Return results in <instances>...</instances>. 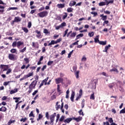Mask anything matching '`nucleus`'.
Masks as SVG:
<instances>
[{"mask_svg":"<svg viewBox=\"0 0 125 125\" xmlns=\"http://www.w3.org/2000/svg\"><path fill=\"white\" fill-rule=\"evenodd\" d=\"M90 99H92V100H94L95 99V98L94 97V93H93L90 97Z\"/></svg>","mask_w":125,"mask_h":125,"instance_id":"obj_32","label":"nucleus"},{"mask_svg":"<svg viewBox=\"0 0 125 125\" xmlns=\"http://www.w3.org/2000/svg\"><path fill=\"white\" fill-rule=\"evenodd\" d=\"M35 33L37 34V35H36V37L37 38H38V39L42 38V34H41V31H39V30H36L35 31Z\"/></svg>","mask_w":125,"mask_h":125,"instance_id":"obj_7","label":"nucleus"},{"mask_svg":"<svg viewBox=\"0 0 125 125\" xmlns=\"http://www.w3.org/2000/svg\"><path fill=\"white\" fill-rule=\"evenodd\" d=\"M75 4H76V1H71L69 3V6H74V5H75Z\"/></svg>","mask_w":125,"mask_h":125,"instance_id":"obj_18","label":"nucleus"},{"mask_svg":"<svg viewBox=\"0 0 125 125\" xmlns=\"http://www.w3.org/2000/svg\"><path fill=\"white\" fill-rule=\"evenodd\" d=\"M64 15L62 17V19L64 20V19H66L67 18V16L68 15V14L67 13H64Z\"/></svg>","mask_w":125,"mask_h":125,"instance_id":"obj_34","label":"nucleus"},{"mask_svg":"<svg viewBox=\"0 0 125 125\" xmlns=\"http://www.w3.org/2000/svg\"><path fill=\"white\" fill-rule=\"evenodd\" d=\"M73 10H74V9L71 7H69L67 9V12H73Z\"/></svg>","mask_w":125,"mask_h":125,"instance_id":"obj_26","label":"nucleus"},{"mask_svg":"<svg viewBox=\"0 0 125 125\" xmlns=\"http://www.w3.org/2000/svg\"><path fill=\"white\" fill-rule=\"evenodd\" d=\"M106 5V2H101L99 3V5L100 6H103V5Z\"/></svg>","mask_w":125,"mask_h":125,"instance_id":"obj_28","label":"nucleus"},{"mask_svg":"<svg viewBox=\"0 0 125 125\" xmlns=\"http://www.w3.org/2000/svg\"><path fill=\"white\" fill-rule=\"evenodd\" d=\"M98 37H99V35L97 36V38L94 39V42L96 43L98 42L99 43V42H100V41H99V38H98Z\"/></svg>","mask_w":125,"mask_h":125,"instance_id":"obj_24","label":"nucleus"},{"mask_svg":"<svg viewBox=\"0 0 125 125\" xmlns=\"http://www.w3.org/2000/svg\"><path fill=\"white\" fill-rule=\"evenodd\" d=\"M24 61H25L26 63H29V59H28L27 58H25L24 59Z\"/></svg>","mask_w":125,"mask_h":125,"instance_id":"obj_56","label":"nucleus"},{"mask_svg":"<svg viewBox=\"0 0 125 125\" xmlns=\"http://www.w3.org/2000/svg\"><path fill=\"white\" fill-rule=\"evenodd\" d=\"M22 30H23V31H24L25 33H28V32H29V30H28V29L26 27H22Z\"/></svg>","mask_w":125,"mask_h":125,"instance_id":"obj_35","label":"nucleus"},{"mask_svg":"<svg viewBox=\"0 0 125 125\" xmlns=\"http://www.w3.org/2000/svg\"><path fill=\"white\" fill-rule=\"evenodd\" d=\"M12 82H13V81L4 82L3 83V85L6 86L8 85V83H12Z\"/></svg>","mask_w":125,"mask_h":125,"instance_id":"obj_29","label":"nucleus"},{"mask_svg":"<svg viewBox=\"0 0 125 125\" xmlns=\"http://www.w3.org/2000/svg\"><path fill=\"white\" fill-rule=\"evenodd\" d=\"M81 60L82 61H85V60H86V58L84 56L83 57Z\"/></svg>","mask_w":125,"mask_h":125,"instance_id":"obj_58","label":"nucleus"},{"mask_svg":"<svg viewBox=\"0 0 125 125\" xmlns=\"http://www.w3.org/2000/svg\"><path fill=\"white\" fill-rule=\"evenodd\" d=\"M79 114L80 115V116H83V110L81 109L79 111Z\"/></svg>","mask_w":125,"mask_h":125,"instance_id":"obj_42","label":"nucleus"},{"mask_svg":"<svg viewBox=\"0 0 125 125\" xmlns=\"http://www.w3.org/2000/svg\"><path fill=\"white\" fill-rule=\"evenodd\" d=\"M99 43L102 45H105L106 43H107V41H100Z\"/></svg>","mask_w":125,"mask_h":125,"instance_id":"obj_23","label":"nucleus"},{"mask_svg":"<svg viewBox=\"0 0 125 125\" xmlns=\"http://www.w3.org/2000/svg\"><path fill=\"white\" fill-rule=\"evenodd\" d=\"M43 83H44L42 81L41 83L40 84V86H39V88H41L42 87V85H43Z\"/></svg>","mask_w":125,"mask_h":125,"instance_id":"obj_62","label":"nucleus"},{"mask_svg":"<svg viewBox=\"0 0 125 125\" xmlns=\"http://www.w3.org/2000/svg\"><path fill=\"white\" fill-rule=\"evenodd\" d=\"M48 14V12H47V11H44L39 13L38 14V15L39 16V17H41V18H43V17H45L47 16Z\"/></svg>","mask_w":125,"mask_h":125,"instance_id":"obj_1","label":"nucleus"},{"mask_svg":"<svg viewBox=\"0 0 125 125\" xmlns=\"http://www.w3.org/2000/svg\"><path fill=\"white\" fill-rule=\"evenodd\" d=\"M57 91L58 92H60V85L59 84L57 85Z\"/></svg>","mask_w":125,"mask_h":125,"instance_id":"obj_55","label":"nucleus"},{"mask_svg":"<svg viewBox=\"0 0 125 125\" xmlns=\"http://www.w3.org/2000/svg\"><path fill=\"white\" fill-rule=\"evenodd\" d=\"M45 117L47 120H49V115L48 114V112H46Z\"/></svg>","mask_w":125,"mask_h":125,"instance_id":"obj_43","label":"nucleus"},{"mask_svg":"<svg viewBox=\"0 0 125 125\" xmlns=\"http://www.w3.org/2000/svg\"><path fill=\"white\" fill-rule=\"evenodd\" d=\"M42 114H40L39 115L38 118L37 119V121H39V120H41V119H42Z\"/></svg>","mask_w":125,"mask_h":125,"instance_id":"obj_48","label":"nucleus"},{"mask_svg":"<svg viewBox=\"0 0 125 125\" xmlns=\"http://www.w3.org/2000/svg\"><path fill=\"white\" fill-rule=\"evenodd\" d=\"M34 75V72L29 73L27 75H25L24 76L28 79V78H30V77H32Z\"/></svg>","mask_w":125,"mask_h":125,"instance_id":"obj_14","label":"nucleus"},{"mask_svg":"<svg viewBox=\"0 0 125 125\" xmlns=\"http://www.w3.org/2000/svg\"><path fill=\"white\" fill-rule=\"evenodd\" d=\"M46 69V65H44L42 68V71H44V69Z\"/></svg>","mask_w":125,"mask_h":125,"instance_id":"obj_61","label":"nucleus"},{"mask_svg":"<svg viewBox=\"0 0 125 125\" xmlns=\"http://www.w3.org/2000/svg\"><path fill=\"white\" fill-rule=\"evenodd\" d=\"M8 58L10 60H12V61H14L17 59L15 57V55L13 54H9L8 55Z\"/></svg>","mask_w":125,"mask_h":125,"instance_id":"obj_5","label":"nucleus"},{"mask_svg":"<svg viewBox=\"0 0 125 125\" xmlns=\"http://www.w3.org/2000/svg\"><path fill=\"white\" fill-rule=\"evenodd\" d=\"M17 51V50H16V49H14V48H13V49H11V50H10V52H11V53H16Z\"/></svg>","mask_w":125,"mask_h":125,"instance_id":"obj_30","label":"nucleus"},{"mask_svg":"<svg viewBox=\"0 0 125 125\" xmlns=\"http://www.w3.org/2000/svg\"><path fill=\"white\" fill-rule=\"evenodd\" d=\"M20 103H22V101H20L18 104H17L16 105L15 110H16L17 109V108H18V105H19V104H20Z\"/></svg>","mask_w":125,"mask_h":125,"instance_id":"obj_52","label":"nucleus"},{"mask_svg":"<svg viewBox=\"0 0 125 125\" xmlns=\"http://www.w3.org/2000/svg\"><path fill=\"white\" fill-rule=\"evenodd\" d=\"M73 120V119L71 118H67L66 119L63 121L64 123H66L67 124H69V123Z\"/></svg>","mask_w":125,"mask_h":125,"instance_id":"obj_12","label":"nucleus"},{"mask_svg":"<svg viewBox=\"0 0 125 125\" xmlns=\"http://www.w3.org/2000/svg\"><path fill=\"white\" fill-rule=\"evenodd\" d=\"M75 97V91H72V93L70 97V100L72 102H74V98Z\"/></svg>","mask_w":125,"mask_h":125,"instance_id":"obj_8","label":"nucleus"},{"mask_svg":"<svg viewBox=\"0 0 125 125\" xmlns=\"http://www.w3.org/2000/svg\"><path fill=\"white\" fill-rule=\"evenodd\" d=\"M59 102H57L56 103V110H58V109H61V107H60V104H58Z\"/></svg>","mask_w":125,"mask_h":125,"instance_id":"obj_21","label":"nucleus"},{"mask_svg":"<svg viewBox=\"0 0 125 125\" xmlns=\"http://www.w3.org/2000/svg\"><path fill=\"white\" fill-rule=\"evenodd\" d=\"M108 122H109V123H110V124H113V119L112 118H110L108 119Z\"/></svg>","mask_w":125,"mask_h":125,"instance_id":"obj_53","label":"nucleus"},{"mask_svg":"<svg viewBox=\"0 0 125 125\" xmlns=\"http://www.w3.org/2000/svg\"><path fill=\"white\" fill-rule=\"evenodd\" d=\"M11 71H12L11 69L10 68L8 69L6 73V75H8V74H9L10 73H11Z\"/></svg>","mask_w":125,"mask_h":125,"instance_id":"obj_50","label":"nucleus"},{"mask_svg":"<svg viewBox=\"0 0 125 125\" xmlns=\"http://www.w3.org/2000/svg\"><path fill=\"white\" fill-rule=\"evenodd\" d=\"M47 81H48V77H47L42 81L44 83V85H46Z\"/></svg>","mask_w":125,"mask_h":125,"instance_id":"obj_25","label":"nucleus"},{"mask_svg":"<svg viewBox=\"0 0 125 125\" xmlns=\"http://www.w3.org/2000/svg\"><path fill=\"white\" fill-rule=\"evenodd\" d=\"M1 110H2V112H5V111H6L7 108L6 107H4V106H2L1 107Z\"/></svg>","mask_w":125,"mask_h":125,"instance_id":"obj_41","label":"nucleus"},{"mask_svg":"<svg viewBox=\"0 0 125 125\" xmlns=\"http://www.w3.org/2000/svg\"><path fill=\"white\" fill-rule=\"evenodd\" d=\"M55 83L57 84L62 83H63V78L59 77L55 79Z\"/></svg>","mask_w":125,"mask_h":125,"instance_id":"obj_4","label":"nucleus"},{"mask_svg":"<svg viewBox=\"0 0 125 125\" xmlns=\"http://www.w3.org/2000/svg\"><path fill=\"white\" fill-rule=\"evenodd\" d=\"M26 47H25L22 49L20 50V52L23 53L26 51Z\"/></svg>","mask_w":125,"mask_h":125,"instance_id":"obj_47","label":"nucleus"},{"mask_svg":"<svg viewBox=\"0 0 125 125\" xmlns=\"http://www.w3.org/2000/svg\"><path fill=\"white\" fill-rule=\"evenodd\" d=\"M53 63V62H49L48 63H47V65L48 66H50V65H51V64H52Z\"/></svg>","mask_w":125,"mask_h":125,"instance_id":"obj_63","label":"nucleus"},{"mask_svg":"<svg viewBox=\"0 0 125 125\" xmlns=\"http://www.w3.org/2000/svg\"><path fill=\"white\" fill-rule=\"evenodd\" d=\"M74 120L76 121V122H80L83 120V117H79L78 118H75Z\"/></svg>","mask_w":125,"mask_h":125,"instance_id":"obj_22","label":"nucleus"},{"mask_svg":"<svg viewBox=\"0 0 125 125\" xmlns=\"http://www.w3.org/2000/svg\"><path fill=\"white\" fill-rule=\"evenodd\" d=\"M64 119H65V116H62L60 119V122H63V121H64Z\"/></svg>","mask_w":125,"mask_h":125,"instance_id":"obj_45","label":"nucleus"},{"mask_svg":"<svg viewBox=\"0 0 125 125\" xmlns=\"http://www.w3.org/2000/svg\"><path fill=\"white\" fill-rule=\"evenodd\" d=\"M21 21V18L19 17H16L14 19V21H13V23L14 22H20Z\"/></svg>","mask_w":125,"mask_h":125,"instance_id":"obj_9","label":"nucleus"},{"mask_svg":"<svg viewBox=\"0 0 125 125\" xmlns=\"http://www.w3.org/2000/svg\"><path fill=\"white\" fill-rule=\"evenodd\" d=\"M56 117V113H54L53 114L50 115V125H53L54 124V119Z\"/></svg>","mask_w":125,"mask_h":125,"instance_id":"obj_2","label":"nucleus"},{"mask_svg":"<svg viewBox=\"0 0 125 125\" xmlns=\"http://www.w3.org/2000/svg\"><path fill=\"white\" fill-rule=\"evenodd\" d=\"M57 6L58 8H63L65 7V4H58Z\"/></svg>","mask_w":125,"mask_h":125,"instance_id":"obj_13","label":"nucleus"},{"mask_svg":"<svg viewBox=\"0 0 125 125\" xmlns=\"http://www.w3.org/2000/svg\"><path fill=\"white\" fill-rule=\"evenodd\" d=\"M15 122V120H10L8 123V125H10L11 124H13Z\"/></svg>","mask_w":125,"mask_h":125,"instance_id":"obj_44","label":"nucleus"},{"mask_svg":"<svg viewBox=\"0 0 125 125\" xmlns=\"http://www.w3.org/2000/svg\"><path fill=\"white\" fill-rule=\"evenodd\" d=\"M37 83H38V81L35 80L32 82V83L30 84L29 88L30 89V90H32V89H35V87H36V85L37 84Z\"/></svg>","mask_w":125,"mask_h":125,"instance_id":"obj_3","label":"nucleus"},{"mask_svg":"<svg viewBox=\"0 0 125 125\" xmlns=\"http://www.w3.org/2000/svg\"><path fill=\"white\" fill-rule=\"evenodd\" d=\"M16 45L17 46V42H13L12 44V46H13V47H16Z\"/></svg>","mask_w":125,"mask_h":125,"instance_id":"obj_36","label":"nucleus"},{"mask_svg":"<svg viewBox=\"0 0 125 125\" xmlns=\"http://www.w3.org/2000/svg\"><path fill=\"white\" fill-rule=\"evenodd\" d=\"M18 91V89L17 88H15L13 90H11L10 93V94H13L14 93H16Z\"/></svg>","mask_w":125,"mask_h":125,"instance_id":"obj_15","label":"nucleus"},{"mask_svg":"<svg viewBox=\"0 0 125 125\" xmlns=\"http://www.w3.org/2000/svg\"><path fill=\"white\" fill-rule=\"evenodd\" d=\"M88 36L91 38V37H93L94 36V32H92L88 33Z\"/></svg>","mask_w":125,"mask_h":125,"instance_id":"obj_33","label":"nucleus"},{"mask_svg":"<svg viewBox=\"0 0 125 125\" xmlns=\"http://www.w3.org/2000/svg\"><path fill=\"white\" fill-rule=\"evenodd\" d=\"M109 71L111 72H115V73H117V74H118V73H119V71L118 70V69H117L116 68H113L110 69Z\"/></svg>","mask_w":125,"mask_h":125,"instance_id":"obj_16","label":"nucleus"},{"mask_svg":"<svg viewBox=\"0 0 125 125\" xmlns=\"http://www.w3.org/2000/svg\"><path fill=\"white\" fill-rule=\"evenodd\" d=\"M27 27H28V28H31V27H32V22H29L28 23Z\"/></svg>","mask_w":125,"mask_h":125,"instance_id":"obj_54","label":"nucleus"},{"mask_svg":"<svg viewBox=\"0 0 125 125\" xmlns=\"http://www.w3.org/2000/svg\"><path fill=\"white\" fill-rule=\"evenodd\" d=\"M104 13H105V14H110V11H104Z\"/></svg>","mask_w":125,"mask_h":125,"instance_id":"obj_64","label":"nucleus"},{"mask_svg":"<svg viewBox=\"0 0 125 125\" xmlns=\"http://www.w3.org/2000/svg\"><path fill=\"white\" fill-rule=\"evenodd\" d=\"M125 107L120 111V114H125Z\"/></svg>","mask_w":125,"mask_h":125,"instance_id":"obj_46","label":"nucleus"},{"mask_svg":"<svg viewBox=\"0 0 125 125\" xmlns=\"http://www.w3.org/2000/svg\"><path fill=\"white\" fill-rule=\"evenodd\" d=\"M29 117H34L33 111H31L30 113L29 114Z\"/></svg>","mask_w":125,"mask_h":125,"instance_id":"obj_60","label":"nucleus"},{"mask_svg":"<svg viewBox=\"0 0 125 125\" xmlns=\"http://www.w3.org/2000/svg\"><path fill=\"white\" fill-rule=\"evenodd\" d=\"M18 8L17 7H10L7 9V11H9L10 10H17Z\"/></svg>","mask_w":125,"mask_h":125,"instance_id":"obj_17","label":"nucleus"},{"mask_svg":"<svg viewBox=\"0 0 125 125\" xmlns=\"http://www.w3.org/2000/svg\"><path fill=\"white\" fill-rule=\"evenodd\" d=\"M4 66L7 67V68H5L4 69V71H6V70H7V69L8 68V65H3V64H1L0 65V67H2V68H3V67H4Z\"/></svg>","mask_w":125,"mask_h":125,"instance_id":"obj_37","label":"nucleus"},{"mask_svg":"<svg viewBox=\"0 0 125 125\" xmlns=\"http://www.w3.org/2000/svg\"><path fill=\"white\" fill-rule=\"evenodd\" d=\"M61 28H63V27H65L66 26L65 22H62L61 24L60 25Z\"/></svg>","mask_w":125,"mask_h":125,"instance_id":"obj_38","label":"nucleus"},{"mask_svg":"<svg viewBox=\"0 0 125 125\" xmlns=\"http://www.w3.org/2000/svg\"><path fill=\"white\" fill-rule=\"evenodd\" d=\"M38 90H35L33 93H32V95L35 96L36 95V94H37V93H38Z\"/></svg>","mask_w":125,"mask_h":125,"instance_id":"obj_59","label":"nucleus"},{"mask_svg":"<svg viewBox=\"0 0 125 125\" xmlns=\"http://www.w3.org/2000/svg\"><path fill=\"white\" fill-rule=\"evenodd\" d=\"M24 44V42H21L20 41L17 42V46L18 48H20V46Z\"/></svg>","mask_w":125,"mask_h":125,"instance_id":"obj_11","label":"nucleus"},{"mask_svg":"<svg viewBox=\"0 0 125 125\" xmlns=\"http://www.w3.org/2000/svg\"><path fill=\"white\" fill-rule=\"evenodd\" d=\"M80 74V71H76L75 72V75L76 79H79V74Z\"/></svg>","mask_w":125,"mask_h":125,"instance_id":"obj_19","label":"nucleus"},{"mask_svg":"<svg viewBox=\"0 0 125 125\" xmlns=\"http://www.w3.org/2000/svg\"><path fill=\"white\" fill-rule=\"evenodd\" d=\"M102 20H103V21H105L107 20V16H103Z\"/></svg>","mask_w":125,"mask_h":125,"instance_id":"obj_49","label":"nucleus"},{"mask_svg":"<svg viewBox=\"0 0 125 125\" xmlns=\"http://www.w3.org/2000/svg\"><path fill=\"white\" fill-rule=\"evenodd\" d=\"M43 33L44 34H45L46 35H50V32L48 31V30L46 29H43Z\"/></svg>","mask_w":125,"mask_h":125,"instance_id":"obj_20","label":"nucleus"},{"mask_svg":"<svg viewBox=\"0 0 125 125\" xmlns=\"http://www.w3.org/2000/svg\"><path fill=\"white\" fill-rule=\"evenodd\" d=\"M68 31H69V30L68 29H66V30L64 31V34L63 36V37L64 38L65 37H66V35H67V34H68Z\"/></svg>","mask_w":125,"mask_h":125,"instance_id":"obj_39","label":"nucleus"},{"mask_svg":"<svg viewBox=\"0 0 125 125\" xmlns=\"http://www.w3.org/2000/svg\"><path fill=\"white\" fill-rule=\"evenodd\" d=\"M77 35V33L73 32L70 35L71 38H75L76 37V35Z\"/></svg>","mask_w":125,"mask_h":125,"instance_id":"obj_31","label":"nucleus"},{"mask_svg":"<svg viewBox=\"0 0 125 125\" xmlns=\"http://www.w3.org/2000/svg\"><path fill=\"white\" fill-rule=\"evenodd\" d=\"M111 47V45L108 44V45H106L105 46L104 50H103V52H107L108 49Z\"/></svg>","mask_w":125,"mask_h":125,"instance_id":"obj_10","label":"nucleus"},{"mask_svg":"<svg viewBox=\"0 0 125 125\" xmlns=\"http://www.w3.org/2000/svg\"><path fill=\"white\" fill-rule=\"evenodd\" d=\"M83 37V34H80L77 35V37L79 38V39H80V38H82Z\"/></svg>","mask_w":125,"mask_h":125,"instance_id":"obj_57","label":"nucleus"},{"mask_svg":"<svg viewBox=\"0 0 125 125\" xmlns=\"http://www.w3.org/2000/svg\"><path fill=\"white\" fill-rule=\"evenodd\" d=\"M82 95H83V90L80 89L79 91V96H77L76 99V101H78V100H79V99H80L81 98V97H82Z\"/></svg>","mask_w":125,"mask_h":125,"instance_id":"obj_6","label":"nucleus"},{"mask_svg":"<svg viewBox=\"0 0 125 125\" xmlns=\"http://www.w3.org/2000/svg\"><path fill=\"white\" fill-rule=\"evenodd\" d=\"M63 105H64V103H62V105L61 106V110L62 113H64V110L63 109Z\"/></svg>","mask_w":125,"mask_h":125,"instance_id":"obj_27","label":"nucleus"},{"mask_svg":"<svg viewBox=\"0 0 125 125\" xmlns=\"http://www.w3.org/2000/svg\"><path fill=\"white\" fill-rule=\"evenodd\" d=\"M74 50L71 51V52H69L68 55V58H71V56L73 54Z\"/></svg>","mask_w":125,"mask_h":125,"instance_id":"obj_40","label":"nucleus"},{"mask_svg":"<svg viewBox=\"0 0 125 125\" xmlns=\"http://www.w3.org/2000/svg\"><path fill=\"white\" fill-rule=\"evenodd\" d=\"M21 122H23V123H25V122H26V121H27V118H22L21 119Z\"/></svg>","mask_w":125,"mask_h":125,"instance_id":"obj_51","label":"nucleus"}]
</instances>
